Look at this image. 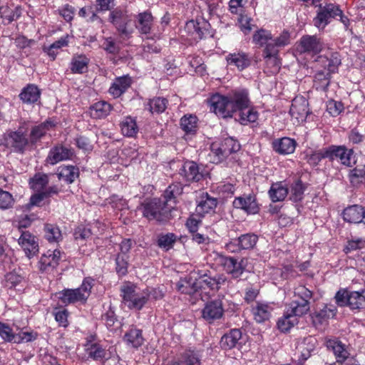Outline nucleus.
<instances>
[{"mask_svg": "<svg viewBox=\"0 0 365 365\" xmlns=\"http://www.w3.org/2000/svg\"><path fill=\"white\" fill-rule=\"evenodd\" d=\"M324 46L323 42L317 36H303L299 41L297 49L300 53H319Z\"/></svg>", "mask_w": 365, "mask_h": 365, "instance_id": "15", "label": "nucleus"}, {"mask_svg": "<svg viewBox=\"0 0 365 365\" xmlns=\"http://www.w3.org/2000/svg\"><path fill=\"white\" fill-rule=\"evenodd\" d=\"M89 59L84 55L74 56L71 62V71L73 73L82 74L88 71Z\"/></svg>", "mask_w": 365, "mask_h": 365, "instance_id": "36", "label": "nucleus"}, {"mask_svg": "<svg viewBox=\"0 0 365 365\" xmlns=\"http://www.w3.org/2000/svg\"><path fill=\"white\" fill-rule=\"evenodd\" d=\"M86 351L88 357L95 361H102L106 356V350L98 343L88 344Z\"/></svg>", "mask_w": 365, "mask_h": 365, "instance_id": "45", "label": "nucleus"}, {"mask_svg": "<svg viewBox=\"0 0 365 365\" xmlns=\"http://www.w3.org/2000/svg\"><path fill=\"white\" fill-rule=\"evenodd\" d=\"M60 260L61 252L58 250L53 251L49 250L41 257L40 270L42 272L52 271L58 265Z\"/></svg>", "mask_w": 365, "mask_h": 365, "instance_id": "20", "label": "nucleus"}, {"mask_svg": "<svg viewBox=\"0 0 365 365\" xmlns=\"http://www.w3.org/2000/svg\"><path fill=\"white\" fill-rule=\"evenodd\" d=\"M308 106V101L305 98L297 96L292 101L289 113L298 120L303 121L310 113Z\"/></svg>", "mask_w": 365, "mask_h": 365, "instance_id": "18", "label": "nucleus"}, {"mask_svg": "<svg viewBox=\"0 0 365 365\" xmlns=\"http://www.w3.org/2000/svg\"><path fill=\"white\" fill-rule=\"evenodd\" d=\"M348 306L351 309H359L365 308V290L361 292H351Z\"/></svg>", "mask_w": 365, "mask_h": 365, "instance_id": "47", "label": "nucleus"}, {"mask_svg": "<svg viewBox=\"0 0 365 365\" xmlns=\"http://www.w3.org/2000/svg\"><path fill=\"white\" fill-rule=\"evenodd\" d=\"M16 336V334L13 332L12 329L8 324L0 322V336L5 341L14 343Z\"/></svg>", "mask_w": 365, "mask_h": 365, "instance_id": "60", "label": "nucleus"}, {"mask_svg": "<svg viewBox=\"0 0 365 365\" xmlns=\"http://www.w3.org/2000/svg\"><path fill=\"white\" fill-rule=\"evenodd\" d=\"M276 43L272 41L266 43V47L263 51V56L266 59L267 63H271L279 68V61L277 58L278 49Z\"/></svg>", "mask_w": 365, "mask_h": 365, "instance_id": "38", "label": "nucleus"}, {"mask_svg": "<svg viewBox=\"0 0 365 365\" xmlns=\"http://www.w3.org/2000/svg\"><path fill=\"white\" fill-rule=\"evenodd\" d=\"M48 175L44 173H36L29 180L31 188L36 192H43L48 184Z\"/></svg>", "mask_w": 365, "mask_h": 365, "instance_id": "42", "label": "nucleus"}, {"mask_svg": "<svg viewBox=\"0 0 365 365\" xmlns=\"http://www.w3.org/2000/svg\"><path fill=\"white\" fill-rule=\"evenodd\" d=\"M257 241V235L252 233L244 234L237 238V246L240 250H250L254 248Z\"/></svg>", "mask_w": 365, "mask_h": 365, "instance_id": "46", "label": "nucleus"}, {"mask_svg": "<svg viewBox=\"0 0 365 365\" xmlns=\"http://www.w3.org/2000/svg\"><path fill=\"white\" fill-rule=\"evenodd\" d=\"M294 296L298 299L289 303V309L296 316H302L310 309L309 300L312 297V292L306 287L300 285L295 288Z\"/></svg>", "mask_w": 365, "mask_h": 365, "instance_id": "6", "label": "nucleus"}, {"mask_svg": "<svg viewBox=\"0 0 365 365\" xmlns=\"http://www.w3.org/2000/svg\"><path fill=\"white\" fill-rule=\"evenodd\" d=\"M343 219L350 223L365 224V209L358 205L349 206L342 212Z\"/></svg>", "mask_w": 365, "mask_h": 365, "instance_id": "22", "label": "nucleus"}, {"mask_svg": "<svg viewBox=\"0 0 365 365\" xmlns=\"http://www.w3.org/2000/svg\"><path fill=\"white\" fill-rule=\"evenodd\" d=\"M91 115L94 118H103L106 117L111 110V106L106 101H98L94 103L90 108Z\"/></svg>", "mask_w": 365, "mask_h": 365, "instance_id": "40", "label": "nucleus"}, {"mask_svg": "<svg viewBox=\"0 0 365 365\" xmlns=\"http://www.w3.org/2000/svg\"><path fill=\"white\" fill-rule=\"evenodd\" d=\"M271 307L267 304L258 303L252 308L255 320L257 323H262L269 319L271 315Z\"/></svg>", "mask_w": 365, "mask_h": 365, "instance_id": "43", "label": "nucleus"}, {"mask_svg": "<svg viewBox=\"0 0 365 365\" xmlns=\"http://www.w3.org/2000/svg\"><path fill=\"white\" fill-rule=\"evenodd\" d=\"M344 109V104L340 101L331 99L327 103V110L333 117L338 116Z\"/></svg>", "mask_w": 365, "mask_h": 365, "instance_id": "59", "label": "nucleus"}, {"mask_svg": "<svg viewBox=\"0 0 365 365\" xmlns=\"http://www.w3.org/2000/svg\"><path fill=\"white\" fill-rule=\"evenodd\" d=\"M287 194L288 188L284 187L281 182L272 184L269 190V197L274 202L284 200Z\"/></svg>", "mask_w": 365, "mask_h": 365, "instance_id": "39", "label": "nucleus"}, {"mask_svg": "<svg viewBox=\"0 0 365 365\" xmlns=\"http://www.w3.org/2000/svg\"><path fill=\"white\" fill-rule=\"evenodd\" d=\"M212 152L217 158V162L223 160L230 154L240 150V145L232 138L224 139L220 144L213 143L211 146Z\"/></svg>", "mask_w": 365, "mask_h": 365, "instance_id": "11", "label": "nucleus"}, {"mask_svg": "<svg viewBox=\"0 0 365 365\" xmlns=\"http://www.w3.org/2000/svg\"><path fill=\"white\" fill-rule=\"evenodd\" d=\"M324 158H327L325 157L324 148L314 151L309 155H307V163L313 166L318 165L319 163Z\"/></svg>", "mask_w": 365, "mask_h": 365, "instance_id": "63", "label": "nucleus"}, {"mask_svg": "<svg viewBox=\"0 0 365 365\" xmlns=\"http://www.w3.org/2000/svg\"><path fill=\"white\" fill-rule=\"evenodd\" d=\"M21 15V9L20 6H16L11 9L8 6H0V17L3 19L4 24H9L14 21H16Z\"/></svg>", "mask_w": 365, "mask_h": 365, "instance_id": "35", "label": "nucleus"}, {"mask_svg": "<svg viewBox=\"0 0 365 365\" xmlns=\"http://www.w3.org/2000/svg\"><path fill=\"white\" fill-rule=\"evenodd\" d=\"M120 296L125 305L135 310L142 309L149 299L148 291L140 292L135 285L130 283L120 287Z\"/></svg>", "mask_w": 365, "mask_h": 365, "instance_id": "2", "label": "nucleus"}, {"mask_svg": "<svg viewBox=\"0 0 365 365\" xmlns=\"http://www.w3.org/2000/svg\"><path fill=\"white\" fill-rule=\"evenodd\" d=\"M328 349L331 350L337 359V362L347 360L349 353L344 348V345L339 341L329 339L326 342Z\"/></svg>", "mask_w": 365, "mask_h": 365, "instance_id": "33", "label": "nucleus"}, {"mask_svg": "<svg viewBox=\"0 0 365 365\" xmlns=\"http://www.w3.org/2000/svg\"><path fill=\"white\" fill-rule=\"evenodd\" d=\"M233 206L237 209L244 210L249 214H255L259 210L255 197L251 195L236 197L233 201Z\"/></svg>", "mask_w": 365, "mask_h": 365, "instance_id": "25", "label": "nucleus"}, {"mask_svg": "<svg viewBox=\"0 0 365 365\" xmlns=\"http://www.w3.org/2000/svg\"><path fill=\"white\" fill-rule=\"evenodd\" d=\"M178 237L174 233L161 234L158 237V246L165 250L173 248Z\"/></svg>", "mask_w": 365, "mask_h": 365, "instance_id": "50", "label": "nucleus"}, {"mask_svg": "<svg viewBox=\"0 0 365 365\" xmlns=\"http://www.w3.org/2000/svg\"><path fill=\"white\" fill-rule=\"evenodd\" d=\"M93 279L86 277L83 279L82 284L77 289H66L59 293V299L65 304H74L76 302L86 303L91 294L93 287Z\"/></svg>", "mask_w": 365, "mask_h": 365, "instance_id": "3", "label": "nucleus"}, {"mask_svg": "<svg viewBox=\"0 0 365 365\" xmlns=\"http://www.w3.org/2000/svg\"><path fill=\"white\" fill-rule=\"evenodd\" d=\"M197 277H195V288L197 291L202 289L209 288L214 290L213 276L210 274V272L198 270L197 272Z\"/></svg>", "mask_w": 365, "mask_h": 365, "instance_id": "31", "label": "nucleus"}, {"mask_svg": "<svg viewBox=\"0 0 365 365\" xmlns=\"http://www.w3.org/2000/svg\"><path fill=\"white\" fill-rule=\"evenodd\" d=\"M135 28L141 34H148L151 31L153 26V17L152 14L145 11L139 13L136 16Z\"/></svg>", "mask_w": 365, "mask_h": 365, "instance_id": "26", "label": "nucleus"}, {"mask_svg": "<svg viewBox=\"0 0 365 365\" xmlns=\"http://www.w3.org/2000/svg\"><path fill=\"white\" fill-rule=\"evenodd\" d=\"M341 14V9L338 5L326 4L324 6L319 4L317 11V16L314 18V25L319 30H323L329 24L331 19L336 18V14Z\"/></svg>", "mask_w": 365, "mask_h": 365, "instance_id": "8", "label": "nucleus"}, {"mask_svg": "<svg viewBox=\"0 0 365 365\" xmlns=\"http://www.w3.org/2000/svg\"><path fill=\"white\" fill-rule=\"evenodd\" d=\"M180 126L187 133L195 132L197 127V118L193 115L183 116L180 119Z\"/></svg>", "mask_w": 365, "mask_h": 365, "instance_id": "56", "label": "nucleus"}, {"mask_svg": "<svg viewBox=\"0 0 365 365\" xmlns=\"http://www.w3.org/2000/svg\"><path fill=\"white\" fill-rule=\"evenodd\" d=\"M201 312L202 317L209 324L220 319L224 314L222 301L220 299L208 301Z\"/></svg>", "mask_w": 365, "mask_h": 365, "instance_id": "13", "label": "nucleus"}, {"mask_svg": "<svg viewBox=\"0 0 365 365\" xmlns=\"http://www.w3.org/2000/svg\"><path fill=\"white\" fill-rule=\"evenodd\" d=\"M325 157L329 160H339L345 165L350 166L353 150L344 145H330L324 148Z\"/></svg>", "mask_w": 365, "mask_h": 365, "instance_id": "12", "label": "nucleus"}, {"mask_svg": "<svg viewBox=\"0 0 365 365\" xmlns=\"http://www.w3.org/2000/svg\"><path fill=\"white\" fill-rule=\"evenodd\" d=\"M272 148L275 152L280 155H289L294 153L296 148V142L289 138H282L274 140Z\"/></svg>", "mask_w": 365, "mask_h": 365, "instance_id": "28", "label": "nucleus"}, {"mask_svg": "<svg viewBox=\"0 0 365 365\" xmlns=\"http://www.w3.org/2000/svg\"><path fill=\"white\" fill-rule=\"evenodd\" d=\"M14 202L11 194L7 191L0 190V209L7 210L11 208Z\"/></svg>", "mask_w": 365, "mask_h": 365, "instance_id": "61", "label": "nucleus"}, {"mask_svg": "<svg viewBox=\"0 0 365 365\" xmlns=\"http://www.w3.org/2000/svg\"><path fill=\"white\" fill-rule=\"evenodd\" d=\"M211 110L215 114L222 118H228L232 116V105L230 103L228 96H224L219 94L212 96L210 100Z\"/></svg>", "mask_w": 365, "mask_h": 365, "instance_id": "14", "label": "nucleus"}, {"mask_svg": "<svg viewBox=\"0 0 365 365\" xmlns=\"http://www.w3.org/2000/svg\"><path fill=\"white\" fill-rule=\"evenodd\" d=\"M92 232L91 229L84 226L77 227L73 232V237L76 240H86L91 237Z\"/></svg>", "mask_w": 365, "mask_h": 365, "instance_id": "62", "label": "nucleus"}, {"mask_svg": "<svg viewBox=\"0 0 365 365\" xmlns=\"http://www.w3.org/2000/svg\"><path fill=\"white\" fill-rule=\"evenodd\" d=\"M19 244L24 249L29 258L32 257L38 252V245L36 237L29 232H23L19 239Z\"/></svg>", "mask_w": 365, "mask_h": 365, "instance_id": "21", "label": "nucleus"}, {"mask_svg": "<svg viewBox=\"0 0 365 365\" xmlns=\"http://www.w3.org/2000/svg\"><path fill=\"white\" fill-rule=\"evenodd\" d=\"M220 263L227 274L231 275L233 279H237L246 270L247 259L222 256L220 257Z\"/></svg>", "mask_w": 365, "mask_h": 365, "instance_id": "10", "label": "nucleus"}, {"mask_svg": "<svg viewBox=\"0 0 365 365\" xmlns=\"http://www.w3.org/2000/svg\"><path fill=\"white\" fill-rule=\"evenodd\" d=\"M179 174L187 182H198L203 178L198 165L194 161L185 162L179 170Z\"/></svg>", "mask_w": 365, "mask_h": 365, "instance_id": "19", "label": "nucleus"}, {"mask_svg": "<svg viewBox=\"0 0 365 365\" xmlns=\"http://www.w3.org/2000/svg\"><path fill=\"white\" fill-rule=\"evenodd\" d=\"M73 155V153L71 149L58 144L49 150L46 163L53 165L61 161L71 159Z\"/></svg>", "mask_w": 365, "mask_h": 365, "instance_id": "17", "label": "nucleus"}, {"mask_svg": "<svg viewBox=\"0 0 365 365\" xmlns=\"http://www.w3.org/2000/svg\"><path fill=\"white\" fill-rule=\"evenodd\" d=\"M230 103L232 104V113L237 110L248 108L250 106V99L248 97V91L245 89H240L232 91L227 96Z\"/></svg>", "mask_w": 365, "mask_h": 365, "instance_id": "16", "label": "nucleus"}, {"mask_svg": "<svg viewBox=\"0 0 365 365\" xmlns=\"http://www.w3.org/2000/svg\"><path fill=\"white\" fill-rule=\"evenodd\" d=\"M124 341L133 348H138L143 345L144 339L142 330L132 327L124 335Z\"/></svg>", "mask_w": 365, "mask_h": 365, "instance_id": "32", "label": "nucleus"}, {"mask_svg": "<svg viewBox=\"0 0 365 365\" xmlns=\"http://www.w3.org/2000/svg\"><path fill=\"white\" fill-rule=\"evenodd\" d=\"M128 255H118L115 259L116 272L119 275H125L128 272Z\"/></svg>", "mask_w": 365, "mask_h": 365, "instance_id": "58", "label": "nucleus"}, {"mask_svg": "<svg viewBox=\"0 0 365 365\" xmlns=\"http://www.w3.org/2000/svg\"><path fill=\"white\" fill-rule=\"evenodd\" d=\"M182 187L180 183H173L168 187L165 190L163 195V201L166 202L170 201L172 199H175L177 196L180 195L182 192Z\"/></svg>", "mask_w": 365, "mask_h": 365, "instance_id": "55", "label": "nucleus"}, {"mask_svg": "<svg viewBox=\"0 0 365 365\" xmlns=\"http://www.w3.org/2000/svg\"><path fill=\"white\" fill-rule=\"evenodd\" d=\"M120 128L123 135L127 137H133L138 131L135 120L130 116L121 122Z\"/></svg>", "mask_w": 365, "mask_h": 365, "instance_id": "48", "label": "nucleus"}, {"mask_svg": "<svg viewBox=\"0 0 365 365\" xmlns=\"http://www.w3.org/2000/svg\"><path fill=\"white\" fill-rule=\"evenodd\" d=\"M175 287L178 292L185 294H192L197 292L195 288V279L192 275L181 278L176 284Z\"/></svg>", "mask_w": 365, "mask_h": 365, "instance_id": "34", "label": "nucleus"}, {"mask_svg": "<svg viewBox=\"0 0 365 365\" xmlns=\"http://www.w3.org/2000/svg\"><path fill=\"white\" fill-rule=\"evenodd\" d=\"M316 62L323 69H319L314 79V86L317 90L327 91L330 84L331 74L335 73L338 66L341 64V60L337 53L332 54L331 58L320 56H318Z\"/></svg>", "mask_w": 365, "mask_h": 365, "instance_id": "1", "label": "nucleus"}, {"mask_svg": "<svg viewBox=\"0 0 365 365\" xmlns=\"http://www.w3.org/2000/svg\"><path fill=\"white\" fill-rule=\"evenodd\" d=\"M41 91L39 88L34 85L29 84L25 87L19 94L20 99L27 104L37 102L40 99Z\"/></svg>", "mask_w": 365, "mask_h": 365, "instance_id": "29", "label": "nucleus"}, {"mask_svg": "<svg viewBox=\"0 0 365 365\" xmlns=\"http://www.w3.org/2000/svg\"><path fill=\"white\" fill-rule=\"evenodd\" d=\"M242 337V333L240 329H232L222 336L220 346L225 350L240 346Z\"/></svg>", "mask_w": 365, "mask_h": 365, "instance_id": "23", "label": "nucleus"}, {"mask_svg": "<svg viewBox=\"0 0 365 365\" xmlns=\"http://www.w3.org/2000/svg\"><path fill=\"white\" fill-rule=\"evenodd\" d=\"M271 39V34L264 29H261L253 36V41L259 46L266 44L268 40Z\"/></svg>", "mask_w": 365, "mask_h": 365, "instance_id": "64", "label": "nucleus"}, {"mask_svg": "<svg viewBox=\"0 0 365 365\" xmlns=\"http://www.w3.org/2000/svg\"><path fill=\"white\" fill-rule=\"evenodd\" d=\"M55 124L50 120L34 125L31 128L29 138L30 145H36Z\"/></svg>", "mask_w": 365, "mask_h": 365, "instance_id": "24", "label": "nucleus"}, {"mask_svg": "<svg viewBox=\"0 0 365 365\" xmlns=\"http://www.w3.org/2000/svg\"><path fill=\"white\" fill-rule=\"evenodd\" d=\"M297 316L292 313L289 306H288L286 314L277 322V327L279 329L283 332L289 331L295 324H297Z\"/></svg>", "mask_w": 365, "mask_h": 365, "instance_id": "41", "label": "nucleus"}, {"mask_svg": "<svg viewBox=\"0 0 365 365\" xmlns=\"http://www.w3.org/2000/svg\"><path fill=\"white\" fill-rule=\"evenodd\" d=\"M168 101L164 98H155L150 101L149 107L152 113H161L167 107Z\"/></svg>", "mask_w": 365, "mask_h": 365, "instance_id": "57", "label": "nucleus"}, {"mask_svg": "<svg viewBox=\"0 0 365 365\" xmlns=\"http://www.w3.org/2000/svg\"><path fill=\"white\" fill-rule=\"evenodd\" d=\"M317 344V339L312 336H309L303 339L300 345L302 356L303 359L307 360L314 351Z\"/></svg>", "mask_w": 365, "mask_h": 365, "instance_id": "49", "label": "nucleus"}, {"mask_svg": "<svg viewBox=\"0 0 365 365\" xmlns=\"http://www.w3.org/2000/svg\"><path fill=\"white\" fill-rule=\"evenodd\" d=\"M336 307L333 304H325L323 309L316 312L315 319L319 321V323L333 318L336 314Z\"/></svg>", "mask_w": 365, "mask_h": 365, "instance_id": "51", "label": "nucleus"}, {"mask_svg": "<svg viewBox=\"0 0 365 365\" xmlns=\"http://www.w3.org/2000/svg\"><path fill=\"white\" fill-rule=\"evenodd\" d=\"M3 144L11 153L24 154L30 145L26 130L21 127L16 130H9L3 135Z\"/></svg>", "mask_w": 365, "mask_h": 365, "instance_id": "4", "label": "nucleus"}, {"mask_svg": "<svg viewBox=\"0 0 365 365\" xmlns=\"http://www.w3.org/2000/svg\"><path fill=\"white\" fill-rule=\"evenodd\" d=\"M217 204V199L210 197L206 193V196L202 197V200L199 202L196 211L200 215L208 213L216 207Z\"/></svg>", "mask_w": 365, "mask_h": 365, "instance_id": "44", "label": "nucleus"}, {"mask_svg": "<svg viewBox=\"0 0 365 365\" xmlns=\"http://www.w3.org/2000/svg\"><path fill=\"white\" fill-rule=\"evenodd\" d=\"M238 113V120L242 125L248 123H254L258 118V113L253 109L245 108L240 110Z\"/></svg>", "mask_w": 365, "mask_h": 365, "instance_id": "54", "label": "nucleus"}, {"mask_svg": "<svg viewBox=\"0 0 365 365\" xmlns=\"http://www.w3.org/2000/svg\"><path fill=\"white\" fill-rule=\"evenodd\" d=\"M44 232L45 238L50 242H58L61 238V232L59 228L55 225H45Z\"/></svg>", "mask_w": 365, "mask_h": 365, "instance_id": "53", "label": "nucleus"}, {"mask_svg": "<svg viewBox=\"0 0 365 365\" xmlns=\"http://www.w3.org/2000/svg\"><path fill=\"white\" fill-rule=\"evenodd\" d=\"M108 21L121 36L129 37L133 29L128 27L131 21L126 10L120 7L113 9L109 14Z\"/></svg>", "mask_w": 365, "mask_h": 365, "instance_id": "7", "label": "nucleus"}, {"mask_svg": "<svg viewBox=\"0 0 365 365\" xmlns=\"http://www.w3.org/2000/svg\"><path fill=\"white\" fill-rule=\"evenodd\" d=\"M185 30L195 41L212 36L210 23L202 18L187 21Z\"/></svg>", "mask_w": 365, "mask_h": 365, "instance_id": "9", "label": "nucleus"}, {"mask_svg": "<svg viewBox=\"0 0 365 365\" xmlns=\"http://www.w3.org/2000/svg\"><path fill=\"white\" fill-rule=\"evenodd\" d=\"M226 59L228 64L236 66L240 71L248 67L250 64V61L245 53H230Z\"/></svg>", "mask_w": 365, "mask_h": 365, "instance_id": "37", "label": "nucleus"}, {"mask_svg": "<svg viewBox=\"0 0 365 365\" xmlns=\"http://www.w3.org/2000/svg\"><path fill=\"white\" fill-rule=\"evenodd\" d=\"M58 178L68 184L73 183L79 176V170L73 165H63L58 168Z\"/></svg>", "mask_w": 365, "mask_h": 365, "instance_id": "30", "label": "nucleus"}, {"mask_svg": "<svg viewBox=\"0 0 365 365\" xmlns=\"http://www.w3.org/2000/svg\"><path fill=\"white\" fill-rule=\"evenodd\" d=\"M305 186L300 180L295 181L290 187V200L299 202L303 199Z\"/></svg>", "mask_w": 365, "mask_h": 365, "instance_id": "52", "label": "nucleus"}, {"mask_svg": "<svg viewBox=\"0 0 365 365\" xmlns=\"http://www.w3.org/2000/svg\"><path fill=\"white\" fill-rule=\"evenodd\" d=\"M132 84V79L128 76L118 77L109 88V93L114 98L120 97Z\"/></svg>", "mask_w": 365, "mask_h": 365, "instance_id": "27", "label": "nucleus"}, {"mask_svg": "<svg viewBox=\"0 0 365 365\" xmlns=\"http://www.w3.org/2000/svg\"><path fill=\"white\" fill-rule=\"evenodd\" d=\"M143 214L149 220H155L164 222L169 219L170 209L166 202L160 198H154L143 205Z\"/></svg>", "mask_w": 365, "mask_h": 365, "instance_id": "5", "label": "nucleus"}]
</instances>
